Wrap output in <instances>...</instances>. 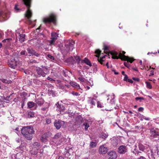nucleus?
<instances>
[{
	"instance_id": "obj_1",
	"label": "nucleus",
	"mask_w": 159,
	"mask_h": 159,
	"mask_svg": "<svg viewBox=\"0 0 159 159\" xmlns=\"http://www.w3.org/2000/svg\"><path fill=\"white\" fill-rule=\"evenodd\" d=\"M21 131L25 138L29 140L32 139L33 137V134L34 133L33 127L30 126L23 127Z\"/></svg>"
},
{
	"instance_id": "obj_2",
	"label": "nucleus",
	"mask_w": 159,
	"mask_h": 159,
	"mask_svg": "<svg viewBox=\"0 0 159 159\" xmlns=\"http://www.w3.org/2000/svg\"><path fill=\"white\" fill-rule=\"evenodd\" d=\"M125 53L124 51H123L122 55L121 52H120L118 54V53L114 51L112 52H111V55L112 56L111 57L113 59H118L120 58L122 60L127 61L130 63H132L134 61V59L132 58L129 57L128 56H126L124 55Z\"/></svg>"
},
{
	"instance_id": "obj_3",
	"label": "nucleus",
	"mask_w": 159,
	"mask_h": 159,
	"mask_svg": "<svg viewBox=\"0 0 159 159\" xmlns=\"http://www.w3.org/2000/svg\"><path fill=\"white\" fill-rule=\"evenodd\" d=\"M42 68L37 67L36 70V75L37 77L41 76L45 77L46 75L49 73V71L47 66H42Z\"/></svg>"
},
{
	"instance_id": "obj_4",
	"label": "nucleus",
	"mask_w": 159,
	"mask_h": 159,
	"mask_svg": "<svg viewBox=\"0 0 159 159\" xmlns=\"http://www.w3.org/2000/svg\"><path fill=\"white\" fill-rule=\"evenodd\" d=\"M31 1V0H22L23 3L28 8V9L26 11L25 14L30 24H31L32 23V21L30 19V17L32 16V13L31 11L29 9V8L30 6Z\"/></svg>"
},
{
	"instance_id": "obj_5",
	"label": "nucleus",
	"mask_w": 159,
	"mask_h": 159,
	"mask_svg": "<svg viewBox=\"0 0 159 159\" xmlns=\"http://www.w3.org/2000/svg\"><path fill=\"white\" fill-rule=\"evenodd\" d=\"M7 64L9 67L13 69H15L17 67H20L22 66L21 62L19 61L16 60L14 58L8 60Z\"/></svg>"
},
{
	"instance_id": "obj_6",
	"label": "nucleus",
	"mask_w": 159,
	"mask_h": 159,
	"mask_svg": "<svg viewBox=\"0 0 159 159\" xmlns=\"http://www.w3.org/2000/svg\"><path fill=\"white\" fill-rule=\"evenodd\" d=\"M56 16L54 14H51L49 17L44 18L43 19V22L46 23H47L53 22L54 24L55 23Z\"/></svg>"
},
{
	"instance_id": "obj_7",
	"label": "nucleus",
	"mask_w": 159,
	"mask_h": 159,
	"mask_svg": "<svg viewBox=\"0 0 159 159\" xmlns=\"http://www.w3.org/2000/svg\"><path fill=\"white\" fill-rule=\"evenodd\" d=\"M74 42L73 41L67 42L65 45V50L67 52L72 50L74 48Z\"/></svg>"
},
{
	"instance_id": "obj_8",
	"label": "nucleus",
	"mask_w": 159,
	"mask_h": 159,
	"mask_svg": "<svg viewBox=\"0 0 159 159\" xmlns=\"http://www.w3.org/2000/svg\"><path fill=\"white\" fill-rule=\"evenodd\" d=\"M40 143L38 142H34L33 144V148L31 151V154L33 155H36L38 153V150L39 147L40 146Z\"/></svg>"
},
{
	"instance_id": "obj_9",
	"label": "nucleus",
	"mask_w": 159,
	"mask_h": 159,
	"mask_svg": "<svg viewBox=\"0 0 159 159\" xmlns=\"http://www.w3.org/2000/svg\"><path fill=\"white\" fill-rule=\"evenodd\" d=\"M16 39L18 36V37L19 41L21 43H22L24 41L25 35V34H20L19 30H16Z\"/></svg>"
},
{
	"instance_id": "obj_10",
	"label": "nucleus",
	"mask_w": 159,
	"mask_h": 159,
	"mask_svg": "<svg viewBox=\"0 0 159 159\" xmlns=\"http://www.w3.org/2000/svg\"><path fill=\"white\" fill-rule=\"evenodd\" d=\"M65 122L63 121L56 120L54 123V125L56 128L58 129L60 128L61 127L64 125Z\"/></svg>"
},
{
	"instance_id": "obj_11",
	"label": "nucleus",
	"mask_w": 159,
	"mask_h": 159,
	"mask_svg": "<svg viewBox=\"0 0 159 159\" xmlns=\"http://www.w3.org/2000/svg\"><path fill=\"white\" fill-rule=\"evenodd\" d=\"M127 151V147L124 145H121L120 146L118 150V152L120 154H124Z\"/></svg>"
},
{
	"instance_id": "obj_12",
	"label": "nucleus",
	"mask_w": 159,
	"mask_h": 159,
	"mask_svg": "<svg viewBox=\"0 0 159 159\" xmlns=\"http://www.w3.org/2000/svg\"><path fill=\"white\" fill-rule=\"evenodd\" d=\"M58 37V34L56 33H51V39H52L50 40L49 41L51 45L54 44L55 40L57 39Z\"/></svg>"
},
{
	"instance_id": "obj_13",
	"label": "nucleus",
	"mask_w": 159,
	"mask_h": 159,
	"mask_svg": "<svg viewBox=\"0 0 159 159\" xmlns=\"http://www.w3.org/2000/svg\"><path fill=\"white\" fill-rule=\"evenodd\" d=\"M56 106H57V110L61 112H61L65 111V107L62 105L59 104L58 102L56 104Z\"/></svg>"
},
{
	"instance_id": "obj_14",
	"label": "nucleus",
	"mask_w": 159,
	"mask_h": 159,
	"mask_svg": "<svg viewBox=\"0 0 159 159\" xmlns=\"http://www.w3.org/2000/svg\"><path fill=\"white\" fill-rule=\"evenodd\" d=\"M108 154L112 159H116L117 157V153L114 151L108 152Z\"/></svg>"
},
{
	"instance_id": "obj_15",
	"label": "nucleus",
	"mask_w": 159,
	"mask_h": 159,
	"mask_svg": "<svg viewBox=\"0 0 159 159\" xmlns=\"http://www.w3.org/2000/svg\"><path fill=\"white\" fill-rule=\"evenodd\" d=\"M99 151L100 153L102 154H105L107 152V148L104 145L101 146L100 147Z\"/></svg>"
},
{
	"instance_id": "obj_16",
	"label": "nucleus",
	"mask_w": 159,
	"mask_h": 159,
	"mask_svg": "<svg viewBox=\"0 0 159 159\" xmlns=\"http://www.w3.org/2000/svg\"><path fill=\"white\" fill-rule=\"evenodd\" d=\"M81 63L82 64L83 63H85L87 65L89 66H92V64L91 63L90 61L89 60L86 58H85L84 59L82 60L81 61Z\"/></svg>"
},
{
	"instance_id": "obj_17",
	"label": "nucleus",
	"mask_w": 159,
	"mask_h": 159,
	"mask_svg": "<svg viewBox=\"0 0 159 159\" xmlns=\"http://www.w3.org/2000/svg\"><path fill=\"white\" fill-rule=\"evenodd\" d=\"M159 136V131H157L155 130H153L151 132V138H157Z\"/></svg>"
},
{
	"instance_id": "obj_18",
	"label": "nucleus",
	"mask_w": 159,
	"mask_h": 159,
	"mask_svg": "<svg viewBox=\"0 0 159 159\" xmlns=\"http://www.w3.org/2000/svg\"><path fill=\"white\" fill-rule=\"evenodd\" d=\"M27 50L28 53L30 54L29 56H33L34 52L35 51L33 48H27Z\"/></svg>"
},
{
	"instance_id": "obj_19",
	"label": "nucleus",
	"mask_w": 159,
	"mask_h": 159,
	"mask_svg": "<svg viewBox=\"0 0 159 159\" xmlns=\"http://www.w3.org/2000/svg\"><path fill=\"white\" fill-rule=\"evenodd\" d=\"M2 17L5 20L7 19L8 16L6 12H0V17Z\"/></svg>"
},
{
	"instance_id": "obj_20",
	"label": "nucleus",
	"mask_w": 159,
	"mask_h": 159,
	"mask_svg": "<svg viewBox=\"0 0 159 159\" xmlns=\"http://www.w3.org/2000/svg\"><path fill=\"white\" fill-rule=\"evenodd\" d=\"M70 84L74 88H75L78 89H80V85L76 83L70 82Z\"/></svg>"
},
{
	"instance_id": "obj_21",
	"label": "nucleus",
	"mask_w": 159,
	"mask_h": 159,
	"mask_svg": "<svg viewBox=\"0 0 159 159\" xmlns=\"http://www.w3.org/2000/svg\"><path fill=\"white\" fill-rule=\"evenodd\" d=\"M47 134H44L42 135L41 138V140L42 142H45L47 141Z\"/></svg>"
},
{
	"instance_id": "obj_22",
	"label": "nucleus",
	"mask_w": 159,
	"mask_h": 159,
	"mask_svg": "<svg viewBox=\"0 0 159 159\" xmlns=\"http://www.w3.org/2000/svg\"><path fill=\"white\" fill-rule=\"evenodd\" d=\"M35 102L39 106L42 105L44 103V101L42 99H37L35 101Z\"/></svg>"
},
{
	"instance_id": "obj_23",
	"label": "nucleus",
	"mask_w": 159,
	"mask_h": 159,
	"mask_svg": "<svg viewBox=\"0 0 159 159\" xmlns=\"http://www.w3.org/2000/svg\"><path fill=\"white\" fill-rule=\"evenodd\" d=\"M96 100L95 99H89L88 100L89 103L91 104L92 105L95 106V105Z\"/></svg>"
},
{
	"instance_id": "obj_24",
	"label": "nucleus",
	"mask_w": 159,
	"mask_h": 159,
	"mask_svg": "<svg viewBox=\"0 0 159 159\" xmlns=\"http://www.w3.org/2000/svg\"><path fill=\"white\" fill-rule=\"evenodd\" d=\"M35 114L32 111H29L28 113V116L29 118H33Z\"/></svg>"
},
{
	"instance_id": "obj_25",
	"label": "nucleus",
	"mask_w": 159,
	"mask_h": 159,
	"mask_svg": "<svg viewBox=\"0 0 159 159\" xmlns=\"http://www.w3.org/2000/svg\"><path fill=\"white\" fill-rule=\"evenodd\" d=\"M104 52L105 53H109L111 54V52H110L109 51L108 47L107 46H104Z\"/></svg>"
},
{
	"instance_id": "obj_26",
	"label": "nucleus",
	"mask_w": 159,
	"mask_h": 159,
	"mask_svg": "<svg viewBox=\"0 0 159 159\" xmlns=\"http://www.w3.org/2000/svg\"><path fill=\"white\" fill-rule=\"evenodd\" d=\"M139 148L140 150L142 151H144L145 150L144 146L143 145L140 143L139 144Z\"/></svg>"
},
{
	"instance_id": "obj_27",
	"label": "nucleus",
	"mask_w": 159,
	"mask_h": 159,
	"mask_svg": "<svg viewBox=\"0 0 159 159\" xmlns=\"http://www.w3.org/2000/svg\"><path fill=\"white\" fill-rule=\"evenodd\" d=\"M61 132L57 133L53 137V139H57L60 137L61 135Z\"/></svg>"
},
{
	"instance_id": "obj_28",
	"label": "nucleus",
	"mask_w": 159,
	"mask_h": 159,
	"mask_svg": "<svg viewBox=\"0 0 159 159\" xmlns=\"http://www.w3.org/2000/svg\"><path fill=\"white\" fill-rule=\"evenodd\" d=\"M28 106L29 108H32L34 105V103L33 102H29L28 103Z\"/></svg>"
},
{
	"instance_id": "obj_29",
	"label": "nucleus",
	"mask_w": 159,
	"mask_h": 159,
	"mask_svg": "<svg viewBox=\"0 0 159 159\" xmlns=\"http://www.w3.org/2000/svg\"><path fill=\"white\" fill-rule=\"evenodd\" d=\"M47 59H48L52 61L54 60L55 59L54 57L53 56L51 55L50 54H48L47 56Z\"/></svg>"
},
{
	"instance_id": "obj_30",
	"label": "nucleus",
	"mask_w": 159,
	"mask_h": 159,
	"mask_svg": "<svg viewBox=\"0 0 159 159\" xmlns=\"http://www.w3.org/2000/svg\"><path fill=\"white\" fill-rule=\"evenodd\" d=\"M108 135L107 134L102 133L100 136V137L105 139L108 137Z\"/></svg>"
},
{
	"instance_id": "obj_31",
	"label": "nucleus",
	"mask_w": 159,
	"mask_h": 159,
	"mask_svg": "<svg viewBox=\"0 0 159 159\" xmlns=\"http://www.w3.org/2000/svg\"><path fill=\"white\" fill-rule=\"evenodd\" d=\"M97 145V143L96 142H91L90 143V147L92 148H93L94 147H95Z\"/></svg>"
},
{
	"instance_id": "obj_32",
	"label": "nucleus",
	"mask_w": 159,
	"mask_h": 159,
	"mask_svg": "<svg viewBox=\"0 0 159 159\" xmlns=\"http://www.w3.org/2000/svg\"><path fill=\"white\" fill-rule=\"evenodd\" d=\"M135 99L136 101H139L140 102H142V100H144V98L143 97H136Z\"/></svg>"
},
{
	"instance_id": "obj_33",
	"label": "nucleus",
	"mask_w": 159,
	"mask_h": 159,
	"mask_svg": "<svg viewBox=\"0 0 159 159\" xmlns=\"http://www.w3.org/2000/svg\"><path fill=\"white\" fill-rule=\"evenodd\" d=\"M2 81L3 83H6L7 84H11L12 82V81L11 80L8 81L4 79H2Z\"/></svg>"
},
{
	"instance_id": "obj_34",
	"label": "nucleus",
	"mask_w": 159,
	"mask_h": 159,
	"mask_svg": "<svg viewBox=\"0 0 159 159\" xmlns=\"http://www.w3.org/2000/svg\"><path fill=\"white\" fill-rule=\"evenodd\" d=\"M33 56H35L37 57H39L41 56V54L35 51L34 53Z\"/></svg>"
},
{
	"instance_id": "obj_35",
	"label": "nucleus",
	"mask_w": 159,
	"mask_h": 159,
	"mask_svg": "<svg viewBox=\"0 0 159 159\" xmlns=\"http://www.w3.org/2000/svg\"><path fill=\"white\" fill-rule=\"evenodd\" d=\"M12 39L11 38L4 39L2 41V42L3 43H9V41L11 40Z\"/></svg>"
},
{
	"instance_id": "obj_36",
	"label": "nucleus",
	"mask_w": 159,
	"mask_h": 159,
	"mask_svg": "<svg viewBox=\"0 0 159 159\" xmlns=\"http://www.w3.org/2000/svg\"><path fill=\"white\" fill-rule=\"evenodd\" d=\"M83 126H85L84 129L86 130L88 129V128L89 127V124L85 122L84 123Z\"/></svg>"
},
{
	"instance_id": "obj_37",
	"label": "nucleus",
	"mask_w": 159,
	"mask_h": 159,
	"mask_svg": "<svg viewBox=\"0 0 159 159\" xmlns=\"http://www.w3.org/2000/svg\"><path fill=\"white\" fill-rule=\"evenodd\" d=\"M75 58L78 64H79L81 61L80 59V57H75Z\"/></svg>"
},
{
	"instance_id": "obj_38",
	"label": "nucleus",
	"mask_w": 159,
	"mask_h": 159,
	"mask_svg": "<svg viewBox=\"0 0 159 159\" xmlns=\"http://www.w3.org/2000/svg\"><path fill=\"white\" fill-rule=\"evenodd\" d=\"M28 63H37V61L35 60H30L28 61Z\"/></svg>"
},
{
	"instance_id": "obj_39",
	"label": "nucleus",
	"mask_w": 159,
	"mask_h": 159,
	"mask_svg": "<svg viewBox=\"0 0 159 159\" xmlns=\"http://www.w3.org/2000/svg\"><path fill=\"white\" fill-rule=\"evenodd\" d=\"M146 84L148 88L149 89H151L152 88V86L149 82H146Z\"/></svg>"
},
{
	"instance_id": "obj_40",
	"label": "nucleus",
	"mask_w": 159,
	"mask_h": 159,
	"mask_svg": "<svg viewBox=\"0 0 159 159\" xmlns=\"http://www.w3.org/2000/svg\"><path fill=\"white\" fill-rule=\"evenodd\" d=\"M133 153L135 154V155L136 154H138L139 153H141V152H139L138 151H137L136 149H134V151L133 152Z\"/></svg>"
},
{
	"instance_id": "obj_41",
	"label": "nucleus",
	"mask_w": 159,
	"mask_h": 159,
	"mask_svg": "<svg viewBox=\"0 0 159 159\" xmlns=\"http://www.w3.org/2000/svg\"><path fill=\"white\" fill-rule=\"evenodd\" d=\"M143 119H144L147 120H150V118L148 117H146L144 116H142V118L141 119V120H143Z\"/></svg>"
},
{
	"instance_id": "obj_42",
	"label": "nucleus",
	"mask_w": 159,
	"mask_h": 159,
	"mask_svg": "<svg viewBox=\"0 0 159 159\" xmlns=\"http://www.w3.org/2000/svg\"><path fill=\"white\" fill-rule=\"evenodd\" d=\"M14 9L15 10V11L17 12H18L19 11H20L21 10L20 9H19L17 8V6L16 5L15 6V7H14Z\"/></svg>"
},
{
	"instance_id": "obj_43",
	"label": "nucleus",
	"mask_w": 159,
	"mask_h": 159,
	"mask_svg": "<svg viewBox=\"0 0 159 159\" xmlns=\"http://www.w3.org/2000/svg\"><path fill=\"white\" fill-rule=\"evenodd\" d=\"M46 122L47 124H49L51 122V120L50 119H46Z\"/></svg>"
},
{
	"instance_id": "obj_44",
	"label": "nucleus",
	"mask_w": 159,
	"mask_h": 159,
	"mask_svg": "<svg viewBox=\"0 0 159 159\" xmlns=\"http://www.w3.org/2000/svg\"><path fill=\"white\" fill-rule=\"evenodd\" d=\"M71 93L74 96H78L79 95V93H78L75 92L74 91L72 92Z\"/></svg>"
},
{
	"instance_id": "obj_45",
	"label": "nucleus",
	"mask_w": 159,
	"mask_h": 159,
	"mask_svg": "<svg viewBox=\"0 0 159 159\" xmlns=\"http://www.w3.org/2000/svg\"><path fill=\"white\" fill-rule=\"evenodd\" d=\"M97 106L98 107L100 108H102L103 107L101 103L99 102H98Z\"/></svg>"
},
{
	"instance_id": "obj_46",
	"label": "nucleus",
	"mask_w": 159,
	"mask_h": 159,
	"mask_svg": "<svg viewBox=\"0 0 159 159\" xmlns=\"http://www.w3.org/2000/svg\"><path fill=\"white\" fill-rule=\"evenodd\" d=\"M101 51L99 50H97L95 51V53L99 55L100 54Z\"/></svg>"
},
{
	"instance_id": "obj_47",
	"label": "nucleus",
	"mask_w": 159,
	"mask_h": 159,
	"mask_svg": "<svg viewBox=\"0 0 159 159\" xmlns=\"http://www.w3.org/2000/svg\"><path fill=\"white\" fill-rule=\"evenodd\" d=\"M79 80L81 82H84V78L81 77H79L78 78Z\"/></svg>"
},
{
	"instance_id": "obj_48",
	"label": "nucleus",
	"mask_w": 159,
	"mask_h": 159,
	"mask_svg": "<svg viewBox=\"0 0 159 159\" xmlns=\"http://www.w3.org/2000/svg\"><path fill=\"white\" fill-rule=\"evenodd\" d=\"M125 76L124 79V80L125 81H126L127 80L128 81V79H128V76L126 75H125Z\"/></svg>"
},
{
	"instance_id": "obj_49",
	"label": "nucleus",
	"mask_w": 159,
	"mask_h": 159,
	"mask_svg": "<svg viewBox=\"0 0 159 159\" xmlns=\"http://www.w3.org/2000/svg\"><path fill=\"white\" fill-rule=\"evenodd\" d=\"M144 108L143 107H140L139 108L138 111H142L143 110Z\"/></svg>"
},
{
	"instance_id": "obj_50",
	"label": "nucleus",
	"mask_w": 159,
	"mask_h": 159,
	"mask_svg": "<svg viewBox=\"0 0 159 159\" xmlns=\"http://www.w3.org/2000/svg\"><path fill=\"white\" fill-rule=\"evenodd\" d=\"M112 71L114 72V74L115 75H118L119 74V73L118 72H116V70L114 69H112Z\"/></svg>"
},
{
	"instance_id": "obj_51",
	"label": "nucleus",
	"mask_w": 159,
	"mask_h": 159,
	"mask_svg": "<svg viewBox=\"0 0 159 159\" xmlns=\"http://www.w3.org/2000/svg\"><path fill=\"white\" fill-rule=\"evenodd\" d=\"M132 79L135 80V81H139V79L138 78H134V77H133L132 78Z\"/></svg>"
},
{
	"instance_id": "obj_52",
	"label": "nucleus",
	"mask_w": 159,
	"mask_h": 159,
	"mask_svg": "<svg viewBox=\"0 0 159 159\" xmlns=\"http://www.w3.org/2000/svg\"><path fill=\"white\" fill-rule=\"evenodd\" d=\"M47 79L48 80H50V81H55L53 79H52V78H50L49 77H48L47 78Z\"/></svg>"
},
{
	"instance_id": "obj_53",
	"label": "nucleus",
	"mask_w": 159,
	"mask_h": 159,
	"mask_svg": "<svg viewBox=\"0 0 159 159\" xmlns=\"http://www.w3.org/2000/svg\"><path fill=\"white\" fill-rule=\"evenodd\" d=\"M153 75H154L153 71L152 70H151L150 72V74L149 75V76H151Z\"/></svg>"
},
{
	"instance_id": "obj_54",
	"label": "nucleus",
	"mask_w": 159,
	"mask_h": 159,
	"mask_svg": "<svg viewBox=\"0 0 159 159\" xmlns=\"http://www.w3.org/2000/svg\"><path fill=\"white\" fill-rule=\"evenodd\" d=\"M20 53L22 55H25V51H22L20 52Z\"/></svg>"
},
{
	"instance_id": "obj_55",
	"label": "nucleus",
	"mask_w": 159,
	"mask_h": 159,
	"mask_svg": "<svg viewBox=\"0 0 159 159\" xmlns=\"http://www.w3.org/2000/svg\"><path fill=\"white\" fill-rule=\"evenodd\" d=\"M98 61H99V62H100V63L101 64H103V60L102 59H100L99 60H98Z\"/></svg>"
},
{
	"instance_id": "obj_56",
	"label": "nucleus",
	"mask_w": 159,
	"mask_h": 159,
	"mask_svg": "<svg viewBox=\"0 0 159 159\" xmlns=\"http://www.w3.org/2000/svg\"><path fill=\"white\" fill-rule=\"evenodd\" d=\"M128 81L131 83H133V82L132 80L130 79H128Z\"/></svg>"
},
{
	"instance_id": "obj_57",
	"label": "nucleus",
	"mask_w": 159,
	"mask_h": 159,
	"mask_svg": "<svg viewBox=\"0 0 159 159\" xmlns=\"http://www.w3.org/2000/svg\"><path fill=\"white\" fill-rule=\"evenodd\" d=\"M138 159H146L145 158L141 156Z\"/></svg>"
},
{
	"instance_id": "obj_58",
	"label": "nucleus",
	"mask_w": 159,
	"mask_h": 159,
	"mask_svg": "<svg viewBox=\"0 0 159 159\" xmlns=\"http://www.w3.org/2000/svg\"><path fill=\"white\" fill-rule=\"evenodd\" d=\"M47 109V107H44L42 108L41 110L43 111H45Z\"/></svg>"
},
{
	"instance_id": "obj_59",
	"label": "nucleus",
	"mask_w": 159,
	"mask_h": 159,
	"mask_svg": "<svg viewBox=\"0 0 159 159\" xmlns=\"http://www.w3.org/2000/svg\"><path fill=\"white\" fill-rule=\"evenodd\" d=\"M58 159H64V158L61 156H60Z\"/></svg>"
},
{
	"instance_id": "obj_60",
	"label": "nucleus",
	"mask_w": 159,
	"mask_h": 159,
	"mask_svg": "<svg viewBox=\"0 0 159 159\" xmlns=\"http://www.w3.org/2000/svg\"><path fill=\"white\" fill-rule=\"evenodd\" d=\"M115 98V96L113 94V95L111 96V98L112 99V100H113Z\"/></svg>"
},
{
	"instance_id": "obj_61",
	"label": "nucleus",
	"mask_w": 159,
	"mask_h": 159,
	"mask_svg": "<svg viewBox=\"0 0 159 159\" xmlns=\"http://www.w3.org/2000/svg\"><path fill=\"white\" fill-rule=\"evenodd\" d=\"M127 64H128V62H124V64L125 65V66H127Z\"/></svg>"
},
{
	"instance_id": "obj_62",
	"label": "nucleus",
	"mask_w": 159,
	"mask_h": 159,
	"mask_svg": "<svg viewBox=\"0 0 159 159\" xmlns=\"http://www.w3.org/2000/svg\"><path fill=\"white\" fill-rule=\"evenodd\" d=\"M122 74L123 75H124V76H125V75H125V72H124V71H122Z\"/></svg>"
},
{
	"instance_id": "obj_63",
	"label": "nucleus",
	"mask_w": 159,
	"mask_h": 159,
	"mask_svg": "<svg viewBox=\"0 0 159 159\" xmlns=\"http://www.w3.org/2000/svg\"><path fill=\"white\" fill-rule=\"evenodd\" d=\"M133 69L134 70H135L136 71H137V68H133Z\"/></svg>"
},
{
	"instance_id": "obj_64",
	"label": "nucleus",
	"mask_w": 159,
	"mask_h": 159,
	"mask_svg": "<svg viewBox=\"0 0 159 159\" xmlns=\"http://www.w3.org/2000/svg\"><path fill=\"white\" fill-rule=\"evenodd\" d=\"M2 44L1 43H0V48L2 47Z\"/></svg>"
}]
</instances>
